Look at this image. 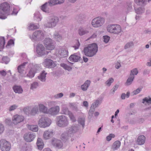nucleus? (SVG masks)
Instances as JSON below:
<instances>
[{"instance_id":"44","label":"nucleus","mask_w":151,"mask_h":151,"mask_svg":"<svg viewBox=\"0 0 151 151\" xmlns=\"http://www.w3.org/2000/svg\"><path fill=\"white\" fill-rule=\"evenodd\" d=\"M78 122L83 127L85 125V119L84 118H80L78 119Z\"/></svg>"},{"instance_id":"30","label":"nucleus","mask_w":151,"mask_h":151,"mask_svg":"<svg viewBox=\"0 0 151 151\" xmlns=\"http://www.w3.org/2000/svg\"><path fill=\"white\" fill-rule=\"evenodd\" d=\"M72 136L70 135L68 132L67 131L63 133L61 135V139L65 141L67 140L70 137Z\"/></svg>"},{"instance_id":"34","label":"nucleus","mask_w":151,"mask_h":151,"mask_svg":"<svg viewBox=\"0 0 151 151\" xmlns=\"http://www.w3.org/2000/svg\"><path fill=\"white\" fill-rule=\"evenodd\" d=\"M147 0H134L135 2L138 5L144 6L147 3Z\"/></svg>"},{"instance_id":"53","label":"nucleus","mask_w":151,"mask_h":151,"mask_svg":"<svg viewBox=\"0 0 151 151\" xmlns=\"http://www.w3.org/2000/svg\"><path fill=\"white\" fill-rule=\"evenodd\" d=\"M18 107V106L16 104H14L12 105L8 109L9 111H12L16 109Z\"/></svg>"},{"instance_id":"54","label":"nucleus","mask_w":151,"mask_h":151,"mask_svg":"<svg viewBox=\"0 0 151 151\" xmlns=\"http://www.w3.org/2000/svg\"><path fill=\"white\" fill-rule=\"evenodd\" d=\"M119 87V85L117 84L115 85L113 88L111 90V93L113 94H114L115 91L117 90Z\"/></svg>"},{"instance_id":"4","label":"nucleus","mask_w":151,"mask_h":151,"mask_svg":"<svg viewBox=\"0 0 151 151\" xmlns=\"http://www.w3.org/2000/svg\"><path fill=\"white\" fill-rule=\"evenodd\" d=\"M121 28L119 25H109L107 27V31L109 32L114 34H118L121 32Z\"/></svg>"},{"instance_id":"5","label":"nucleus","mask_w":151,"mask_h":151,"mask_svg":"<svg viewBox=\"0 0 151 151\" xmlns=\"http://www.w3.org/2000/svg\"><path fill=\"white\" fill-rule=\"evenodd\" d=\"M58 18L56 16H52L50 19L49 20L45 22L44 25L48 28H52L55 26L58 22Z\"/></svg>"},{"instance_id":"8","label":"nucleus","mask_w":151,"mask_h":151,"mask_svg":"<svg viewBox=\"0 0 151 151\" xmlns=\"http://www.w3.org/2000/svg\"><path fill=\"white\" fill-rule=\"evenodd\" d=\"M46 49L43 45L41 44H39L37 45L36 52L40 56H42L47 55L49 52Z\"/></svg>"},{"instance_id":"19","label":"nucleus","mask_w":151,"mask_h":151,"mask_svg":"<svg viewBox=\"0 0 151 151\" xmlns=\"http://www.w3.org/2000/svg\"><path fill=\"white\" fill-rule=\"evenodd\" d=\"M52 144L55 147L57 148H60L63 146V143L61 141L57 139H52Z\"/></svg>"},{"instance_id":"58","label":"nucleus","mask_w":151,"mask_h":151,"mask_svg":"<svg viewBox=\"0 0 151 151\" xmlns=\"http://www.w3.org/2000/svg\"><path fill=\"white\" fill-rule=\"evenodd\" d=\"M100 101L98 100H96L91 105L95 108L97 107L99 104L100 103Z\"/></svg>"},{"instance_id":"43","label":"nucleus","mask_w":151,"mask_h":151,"mask_svg":"<svg viewBox=\"0 0 151 151\" xmlns=\"http://www.w3.org/2000/svg\"><path fill=\"white\" fill-rule=\"evenodd\" d=\"M39 86L38 83L36 82H34L32 83L30 86V89L33 90L37 88Z\"/></svg>"},{"instance_id":"9","label":"nucleus","mask_w":151,"mask_h":151,"mask_svg":"<svg viewBox=\"0 0 151 151\" xmlns=\"http://www.w3.org/2000/svg\"><path fill=\"white\" fill-rule=\"evenodd\" d=\"M11 148L9 142L4 139L0 140V149L2 151H9Z\"/></svg>"},{"instance_id":"7","label":"nucleus","mask_w":151,"mask_h":151,"mask_svg":"<svg viewBox=\"0 0 151 151\" xmlns=\"http://www.w3.org/2000/svg\"><path fill=\"white\" fill-rule=\"evenodd\" d=\"M105 19L103 17H98L93 19L91 22V24L94 27H99L101 26L104 23Z\"/></svg>"},{"instance_id":"45","label":"nucleus","mask_w":151,"mask_h":151,"mask_svg":"<svg viewBox=\"0 0 151 151\" xmlns=\"http://www.w3.org/2000/svg\"><path fill=\"white\" fill-rule=\"evenodd\" d=\"M69 117L71 120L73 122H75L76 121V119L73 113L71 112L68 115Z\"/></svg>"},{"instance_id":"56","label":"nucleus","mask_w":151,"mask_h":151,"mask_svg":"<svg viewBox=\"0 0 151 151\" xmlns=\"http://www.w3.org/2000/svg\"><path fill=\"white\" fill-rule=\"evenodd\" d=\"M2 63L7 64L9 61V59L6 56L2 58Z\"/></svg>"},{"instance_id":"51","label":"nucleus","mask_w":151,"mask_h":151,"mask_svg":"<svg viewBox=\"0 0 151 151\" xmlns=\"http://www.w3.org/2000/svg\"><path fill=\"white\" fill-rule=\"evenodd\" d=\"M114 81V79L113 78H110L106 82V84L108 86H110Z\"/></svg>"},{"instance_id":"10","label":"nucleus","mask_w":151,"mask_h":151,"mask_svg":"<svg viewBox=\"0 0 151 151\" xmlns=\"http://www.w3.org/2000/svg\"><path fill=\"white\" fill-rule=\"evenodd\" d=\"M44 44L47 50H52L55 48L54 41L50 38H47L44 40Z\"/></svg>"},{"instance_id":"60","label":"nucleus","mask_w":151,"mask_h":151,"mask_svg":"<svg viewBox=\"0 0 151 151\" xmlns=\"http://www.w3.org/2000/svg\"><path fill=\"white\" fill-rule=\"evenodd\" d=\"M5 128L4 126L2 124L0 123V134H2Z\"/></svg>"},{"instance_id":"42","label":"nucleus","mask_w":151,"mask_h":151,"mask_svg":"<svg viewBox=\"0 0 151 151\" xmlns=\"http://www.w3.org/2000/svg\"><path fill=\"white\" fill-rule=\"evenodd\" d=\"M31 106H26L24 107L23 109L24 112L27 115H30Z\"/></svg>"},{"instance_id":"14","label":"nucleus","mask_w":151,"mask_h":151,"mask_svg":"<svg viewBox=\"0 0 151 151\" xmlns=\"http://www.w3.org/2000/svg\"><path fill=\"white\" fill-rule=\"evenodd\" d=\"M79 129V128L78 125L73 124L69 128L67 131L68 132L69 134L72 136L74 134L77 132Z\"/></svg>"},{"instance_id":"31","label":"nucleus","mask_w":151,"mask_h":151,"mask_svg":"<svg viewBox=\"0 0 151 151\" xmlns=\"http://www.w3.org/2000/svg\"><path fill=\"white\" fill-rule=\"evenodd\" d=\"M38 109L40 111L45 113H48L47 108L43 104H40L39 105Z\"/></svg>"},{"instance_id":"32","label":"nucleus","mask_w":151,"mask_h":151,"mask_svg":"<svg viewBox=\"0 0 151 151\" xmlns=\"http://www.w3.org/2000/svg\"><path fill=\"white\" fill-rule=\"evenodd\" d=\"M88 31L86 29L81 27H80L78 30V33L80 36H82L88 33Z\"/></svg>"},{"instance_id":"37","label":"nucleus","mask_w":151,"mask_h":151,"mask_svg":"<svg viewBox=\"0 0 151 151\" xmlns=\"http://www.w3.org/2000/svg\"><path fill=\"white\" fill-rule=\"evenodd\" d=\"M134 78V77H132L130 75L125 83L126 85L128 86L131 85L132 83Z\"/></svg>"},{"instance_id":"22","label":"nucleus","mask_w":151,"mask_h":151,"mask_svg":"<svg viewBox=\"0 0 151 151\" xmlns=\"http://www.w3.org/2000/svg\"><path fill=\"white\" fill-rule=\"evenodd\" d=\"M145 137L143 135H140L138 137L136 140V143L139 145H142L144 144L145 142Z\"/></svg>"},{"instance_id":"33","label":"nucleus","mask_w":151,"mask_h":151,"mask_svg":"<svg viewBox=\"0 0 151 151\" xmlns=\"http://www.w3.org/2000/svg\"><path fill=\"white\" fill-rule=\"evenodd\" d=\"M37 144L38 148L41 150L43 147L44 144L42 140L40 138H38L37 142Z\"/></svg>"},{"instance_id":"50","label":"nucleus","mask_w":151,"mask_h":151,"mask_svg":"<svg viewBox=\"0 0 151 151\" xmlns=\"http://www.w3.org/2000/svg\"><path fill=\"white\" fill-rule=\"evenodd\" d=\"M134 44L132 42H130L127 43L125 45L124 48L125 49H127L133 46Z\"/></svg>"},{"instance_id":"21","label":"nucleus","mask_w":151,"mask_h":151,"mask_svg":"<svg viewBox=\"0 0 151 151\" xmlns=\"http://www.w3.org/2000/svg\"><path fill=\"white\" fill-rule=\"evenodd\" d=\"M37 66H34L31 68L28 73L27 74V76L30 78H33L34 77L35 73L37 72Z\"/></svg>"},{"instance_id":"55","label":"nucleus","mask_w":151,"mask_h":151,"mask_svg":"<svg viewBox=\"0 0 151 151\" xmlns=\"http://www.w3.org/2000/svg\"><path fill=\"white\" fill-rule=\"evenodd\" d=\"M63 96V93H60L55 94L53 96V97L56 99H58L62 97Z\"/></svg>"},{"instance_id":"41","label":"nucleus","mask_w":151,"mask_h":151,"mask_svg":"<svg viewBox=\"0 0 151 151\" xmlns=\"http://www.w3.org/2000/svg\"><path fill=\"white\" fill-rule=\"evenodd\" d=\"M138 73V71L137 69L135 68L131 70L130 75L134 77V76L137 75Z\"/></svg>"},{"instance_id":"62","label":"nucleus","mask_w":151,"mask_h":151,"mask_svg":"<svg viewBox=\"0 0 151 151\" xmlns=\"http://www.w3.org/2000/svg\"><path fill=\"white\" fill-rule=\"evenodd\" d=\"M80 45V43L78 41H77L76 44L75 46H73V47L74 48L75 50L79 48V46Z\"/></svg>"},{"instance_id":"64","label":"nucleus","mask_w":151,"mask_h":151,"mask_svg":"<svg viewBox=\"0 0 151 151\" xmlns=\"http://www.w3.org/2000/svg\"><path fill=\"white\" fill-rule=\"evenodd\" d=\"M48 105L50 106H54L57 104V103L55 101H50L48 103Z\"/></svg>"},{"instance_id":"20","label":"nucleus","mask_w":151,"mask_h":151,"mask_svg":"<svg viewBox=\"0 0 151 151\" xmlns=\"http://www.w3.org/2000/svg\"><path fill=\"white\" fill-rule=\"evenodd\" d=\"M52 6L50 1L48 2L45 3L41 6L42 10L46 13H48L49 12L50 7Z\"/></svg>"},{"instance_id":"12","label":"nucleus","mask_w":151,"mask_h":151,"mask_svg":"<svg viewBox=\"0 0 151 151\" xmlns=\"http://www.w3.org/2000/svg\"><path fill=\"white\" fill-rule=\"evenodd\" d=\"M44 67L49 68H53L56 66L55 63L49 59H45L43 63Z\"/></svg>"},{"instance_id":"23","label":"nucleus","mask_w":151,"mask_h":151,"mask_svg":"<svg viewBox=\"0 0 151 151\" xmlns=\"http://www.w3.org/2000/svg\"><path fill=\"white\" fill-rule=\"evenodd\" d=\"M91 83V81L89 80H87L85 81L84 83L81 85V88L83 91H86L88 87L90 86Z\"/></svg>"},{"instance_id":"59","label":"nucleus","mask_w":151,"mask_h":151,"mask_svg":"<svg viewBox=\"0 0 151 151\" xmlns=\"http://www.w3.org/2000/svg\"><path fill=\"white\" fill-rule=\"evenodd\" d=\"M115 137V135L113 134H111L106 137V140L108 141H110L111 140L112 138H114Z\"/></svg>"},{"instance_id":"39","label":"nucleus","mask_w":151,"mask_h":151,"mask_svg":"<svg viewBox=\"0 0 151 151\" xmlns=\"http://www.w3.org/2000/svg\"><path fill=\"white\" fill-rule=\"evenodd\" d=\"M142 103L145 104H151V98L150 97L145 98L142 99Z\"/></svg>"},{"instance_id":"27","label":"nucleus","mask_w":151,"mask_h":151,"mask_svg":"<svg viewBox=\"0 0 151 151\" xmlns=\"http://www.w3.org/2000/svg\"><path fill=\"white\" fill-rule=\"evenodd\" d=\"M58 54L60 58L65 57L68 55V51L66 50L62 49L59 51Z\"/></svg>"},{"instance_id":"11","label":"nucleus","mask_w":151,"mask_h":151,"mask_svg":"<svg viewBox=\"0 0 151 151\" xmlns=\"http://www.w3.org/2000/svg\"><path fill=\"white\" fill-rule=\"evenodd\" d=\"M44 36V34L42 31L37 30L34 32L32 36L30 35L29 37L32 40L36 41L43 38Z\"/></svg>"},{"instance_id":"17","label":"nucleus","mask_w":151,"mask_h":151,"mask_svg":"<svg viewBox=\"0 0 151 151\" xmlns=\"http://www.w3.org/2000/svg\"><path fill=\"white\" fill-rule=\"evenodd\" d=\"M53 132L51 130H48L45 131L43 134V137L45 139H49L52 137Z\"/></svg>"},{"instance_id":"28","label":"nucleus","mask_w":151,"mask_h":151,"mask_svg":"<svg viewBox=\"0 0 151 151\" xmlns=\"http://www.w3.org/2000/svg\"><path fill=\"white\" fill-rule=\"evenodd\" d=\"M28 63L26 62L22 64L19 65L17 68L18 72L20 74L23 73V71L25 68L26 65Z\"/></svg>"},{"instance_id":"3","label":"nucleus","mask_w":151,"mask_h":151,"mask_svg":"<svg viewBox=\"0 0 151 151\" xmlns=\"http://www.w3.org/2000/svg\"><path fill=\"white\" fill-rule=\"evenodd\" d=\"M56 123L59 127H65L69 124L68 119V118L64 115L58 116L56 117Z\"/></svg>"},{"instance_id":"15","label":"nucleus","mask_w":151,"mask_h":151,"mask_svg":"<svg viewBox=\"0 0 151 151\" xmlns=\"http://www.w3.org/2000/svg\"><path fill=\"white\" fill-rule=\"evenodd\" d=\"M59 111V106H56L50 108L48 110V113L52 115H56L58 114Z\"/></svg>"},{"instance_id":"49","label":"nucleus","mask_w":151,"mask_h":151,"mask_svg":"<svg viewBox=\"0 0 151 151\" xmlns=\"http://www.w3.org/2000/svg\"><path fill=\"white\" fill-rule=\"evenodd\" d=\"M34 19H36L38 21H40L41 19L40 17V15L38 12L35 13L34 14Z\"/></svg>"},{"instance_id":"63","label":"nucleus","mask_w":151,"mask_h":151,"mask_svg":"<svg viewBox=\"0 0 151 151\" xmlns=\"http://www.w3.org/2000/svg\"><path fill=\"white\" fill-rule=\"evenodd\" d=\"M127 9L128 12H129V11H131L132 10V7L131 3H129L127 4Z\"/></svg>"},{"instance_id":"24","label":"nucleus","mask_w":151,"mask_h":151,"mask_svg":"<svg viewBox=\"0 0 151 151\" xmlns=\"http://www.w3.org/2000/svg\"><path fill=\"white\" fill-rule=\"evenodd\" d=\"M12 88L14 92L16 93H22L23 91L22 87L20 86L15 85Z\"/></svg>"},{"instance_id":"29","label":"nucleus","mask_w":151,"mask_h":151,"mask_svg":"<svg viewBox=\"0 0 151 151\" xmlns=\"http://www.w3.org/2000/svg\"><path fill=\"white\" fill-rule=\"evenodd\" d=\"M47 74V73L45 71L43 70L40 74V75L38 76V79L42 82L45 81L46 77Z\"/></svg>"},{"instance_id":"26","label":"nucleus","mask_w":151,"mask_h":151,"mask_svg":"<svg viewBox=\"0 0 151 151\" xmlns=\"http://www.w3.org/2000/svg\"><path fill=\"white\" fill-rule=\"evenodd\" d=\"M121 142L119 141H116L113 144L111 149L114 151L116 150L119 148Z\"/></svg>"},{"instance_id":"18","label":"nucleus","mask_w":151,"mask_h":151,"mask_svg":"<svg viewBox=\"0 0 151 151\" xmlns=\"http://www.w3.org/2000/svg\"><path fill=\"white\" fill-rule=\"evenodd\" d=\"M81 58L79 54L75 53L70 56L69 60L71 61L76 62L80 60Z\"/></svg>"},{"instance_id":"25","label":"nucleus","mask_w":151,"mask_h":151,"mask_svg":"<svg viewBox=\"0 0 151 151\" xmlns=\"http://www.w3.org/2000/svg\"><path fill=\"white\" fill-rule=\"evenodd\" d=\"M39 112L38 107L37 105H35L32 108H31L30 115L35 116Z\"/></svg>"},{"instance_id":"35","label":"nucleus","mask_w":151,"mask_h":151,"mask_svg":"<svg viewBox=\"0 0 151 151\" xmlns=\"http://www.w3.org/2000/svg\"><path fill=\"white\" fill-rule=\"evenodd\" d=\"M64 0H50V3L52 5L57 4H60L64 2Z\"/></svg>"},{"instance_id":"57","label":"nucleus","mask_w":151,"mask_h":151,"mask_svg":"<svg viewBox=\"0 0 151 151\" xmlns=\"http://www.w3.org/2000/svg\"><path fill=\"white\" fill-rule=\"evenodd\" d=\"M110 39V37L107 35L103 36L104 42L106 43L108 42L109 40Z\"/></svg>"},{"instance_id":"2","label":"nucleus","mask_w":151,"mask_h":151,"mask_svg":"<svg viewBox=\"0 0 151 151\" xmlns=\"http://www.w3.org/2000/svg\"><path fill=\"white\" fill-rule=\"evenodd\" d=\"M10 5L6 2L0 4V19H5L7 16L10 14Z\"/></svg>"},{"instance_id":"52","label":"nucleus","mask_w":151,"mask_h":151,"mask_svg":"<svg viewBox=\"0 0 151 151\" xmlns=\"http://www.w3.org/2000/svg\"><path fill=\"white\" fill-rule=\"evenodd\" d=\"M14 42L12 40H10L8 42L7 45H6V47L9 48V47L12 45H14Z\"/></svg>"},{"instance_id":"13","label":"nucleus","mask_w":151,"mask_h":151,"mask_svg":"<svg viewBox=\"0 0 151 151\" xmlns=\"http://www.w3.org/2000/svg\"><path fill=\"white\" fill-rule=\"evenodd\" d=\"M24 119V116L22 115L17 114L13 116L12 123L15 125H17L23 122Z\"/></svg>"},{"instance_id":"6","label":"nucleus","mask_w":151,"mask_h":151,"mask_svg":"<svg viewBox=\"0 0 151 151\" xmlns=\"http://www.w3.org/2000/svg\"><path fill=\"white\" fill-rule=\"evenodd\" d=\"M51 123V120L48 118L43 116L38 121V125L40 127L45 128L49 126Z\"/></svg>"},{"instance_id":"47","label":"nucleus","mask_w":151,"mask_h":151,"mask_svg":"<svg viewBox=\"0 0 151 151\" xmlns=\"http://www.w3.org/2000/svg\"><path fill=\"white\" fill-rule=\"evenodd\" d=\"M38 28L37 25L34 24H30L28 27V29L29 30H32L36 29Z\"/></svg>"},{"instance_id":"48","label":"nucleus","mask_w":151,"mask_h":151,"mask_svg":"<svg viewBox=\"0 0 151 151\" xmlns=\"http://www.w3.org/2000/svg\"><path fill=\"white\" fill-rule=\"evenodd\" d=\"M136 13L137 14H140L144 12V9L141 7H139L135 9Z\"/></svg>"},{"instance_id":"16","label":"nucleus","mask_w":151,"mask_h":151,"mask_svg":"<svg viewBox=\"0 0 151 151\" xmlns=\"http://www.w3.org/2000/svg\"><path fill=\"white\" fill-rule=\"evenodd\" d=\"M35 137V134L30 132L25 134L24 136V139L27 142H31L32 141Z\"/></svg>"},{"instance_id":"1","label":"nucleus","mask_w":151,"mask_h":151,"mask_svg":"<svg viewBox=\"0 0 151 151\" xmlns=\"http://www.w3.org/2000/svg\"><path fill=\"white\" fill-rule=\"evenodd\" d=\"M98 50L97 45L96 43L90 44L84 47L83 52L86 56L92 57L95 55Z\"/></svg>"},{"instance_id":"36","label":"nucleus","mask_w":151,"mask_h":151,"mask_svg":"<svg viewBox=\"0 0 151 151\" xmlns=\"http://www.w3.org/2000/svg\"><path fill=\"white\" fill-rule=\"evenodd\" d=\"M53 37L57 41H60L62 39V36L58 33H55L53 35Z\"/></svg>"},{"instance_id":"61","label":"nucleus","mask_w":151,"mask_h":151,"mask_svg":"<svg viewBox=\"0 0 151 151\" xmlns=\"http://www.w3.org/2000/svg\"><path fill=\"white\" fill-rule=\"evenodd\" d=\"M142 90L141 88H138L133 91V95H136L139 93Z\"/></svg>"},{"instance_id":"38","label":"nucleus","mask_w":151,"mask_h":151,"mask_svg":"<svg viewBox=\"0 0 151 151\" xmlns=\"http://www.w3.org/2000/svg\"><path fill=\"white\" fill-rule=\"evenodd\" d=\"M28 128L31 130L33 132H36L38 130V127L35 125H29Z\"/></svg>"},{"instance_id":"46","label":"nucleus","mask_w":151,"mask_h":151,"mask_svg":"<svg viewBox=\"0 0 151 151\" xmlns=\"http://www.w3.org/2000/svg\"><path fill=\"white\" fill-rule=\"evenodd\" d=\"M62 114L65 115H68L71 112L69 111L68 108L64 107L62 110Z\"/></svg>"},{"instance_id":"40","label":"nucleus","mask_w":151,"mask_h":151,"mask_svg":"<svg viewBox=\"0 0 151 151\" xmlns=\"http://www.w3.org/2000/svg\"><path fill=\"white\" fill-rule=\"evenodd\" d=\"M5 44V40L4 37H0V49H3Z\"/></svg>"}]
</instances>
